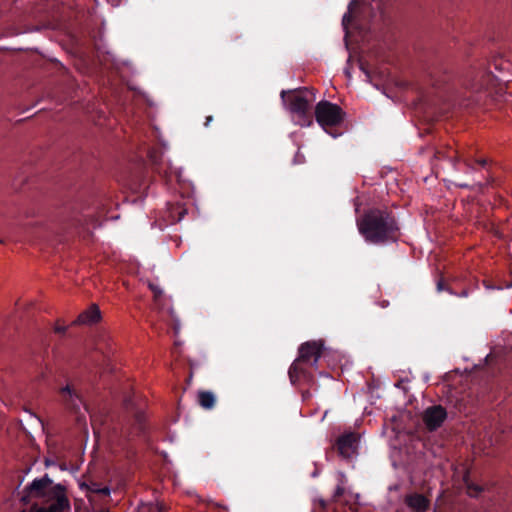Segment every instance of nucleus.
Listing matches in <instances>:
<instances>
[{
    "label": "nucleus",
    "mask_w": 512,
    "mask_h": 512,
    "mask_svg": "<svg viewBox=\"0 0 512 512\" xmlns=\"http://www.w3.org/2000/svg\"><path fill=\"white\" fill-rule=\"evenodd\" d=\"M464 483L467 489V494L470 497H478L483 491L484 488L481 485L473 483L468 475L464 476Z\"/></svg>",
    "instance_id": "16"
},
{
    "label": "nucleus",
    "mask_w": 512,
    "mask_h": 512,
    "mask_svg": "<svg viewBox=\"0 0 512 512\" xmlns=\"http://www.w3.org/2000/svg\"><path fill=\"white\" fill-rule=\"evenodd\" d=\"M433 86H439V84L436 81H434Z\"/></svg>",
    "instance_id": "30"
},
{
    "label": "nucleus",
    "mask_w": 512,
    "mask_h": 512,
    "mask_svg": "<svg viewBox=\"0 0 512 512\" xmlns=\"http://www.w3.org/2000/svg\"><path fill=\"white\" fill-rule=\"evenodd\" d=\"M156 512H164L163 509L161 507H157L156 508Z\"/></svg>",
    "instance_id": "27"
},
{
    "label": "nucleus",
    "mask_w": 512,
    "mask_h": 512,
    "mask_svg": "<svg viewBox=\"0 0 512 512\" xmlns=\"http://www.w3.org/2000/svg\"><path fill=\"white\" fill-rule=\"evenodd\" d=\"M298 353V357L289 368V379L292 384L301 380L311 382L313 381V374L305 366L318 368V361L323 353V342L307 341L300 345Z\"/></svg>",
    "instance_id": "3"
},
{
    "label": "nucleus",
    "mask_w": 512,
    "mask_h": 512,
    "mask_svg": "<svg viewBox=\"0 0 512 512\" xmlns=\"http://www.w3.org/2000/svg\"><path fill=\"white\" fill-rule=\"evenodd\" d=\"M65 330H66V328L64 326H57V327H55V332L59 333V334L64 333Z\"/></svg>",
    "instance_id": "24"
},
{
    "label": "nucleus",
    "mask_w": 512,
    "mask_h": 512,
    "mask_svg": "<svg viewBox=\"0 0 512 512\" xmlns=\"http://www.w3.org/2000/svg\"><path fill=\"white\" fill-rule=\"evenodd\" d=\"M459 186L462 188L468 187V185H466V184H459Z\"/></svg>",
    "instance_id": "28"
},
{
    "label": "nucleus",
    "mask_w": 512,
    "mask_h": 512,
    "mask_svg": "<svg viewBox=\"0 0 512 512\" xmlns=\"http://www.w3.org/2000/svg\"><path fill=\"white\" fill-rule=\"evenodd\" d=\"M33 499L42 504L37 512H67L70 511V502L66 495V488L62 484L53 485V481L48 475L34 479L29 486L24 489L21 501L24 504H30Z\"/></svg>",
    "instance_id": "2"
},
{
    "label": "nucleus",
    "mask_w": 512,
    "mask_h": 512,
    "mask_svg": "<svg viewBox=\"0 0 512 512\" xmlns=\"http://www.w3.org/2000/svg\"><path fill=\"white\" fill-rule=\"evenodd\" d=\"M450 159L455 158L458 162H463L465 166L471 170H478L479 168L487 170L489 173L488 181L493 182V178L490 175V162L487 158L480 157L476 158L472 153L460 154L458 151H451L448 155Z\"/></svg>",
    "instance_id": "6"
},
{
    "label": "nucleus",
    "mask_w": 512,
    "mask_h": 512,
    "mask_svg": "<svg viewBox=\"0 0 512 512\" xmlns=\"http://www.w3.org/2000/svg\"><path fill=\"white\" fill-rule=\"evenodd\" d=\"M280 96L297 125L307 127L313 123L311 112V105L315 101L313 90L306 87L290 91L283 90Z\"/></svg>",
    "instance_id": "4"
},
{
    "label": "nucleus",
    "mask_w": 512,
    "mask_h": 512,
    "mask_svg": "<svg viewBox=\"0 0 512 512\" xmlns=\"http://www.w3.org/2000/svg\"><path fill=\"white\" fill-rule=\"evenodd\" d=\"M321 505H322L323 507H325V505H326L325 501H323V500H322V501H321Z\"/></svg>",
    "instance_id": "29"
},
{
    "label": "nucleus",
    "mask_w": 512,
    "mask_h": 512,
    "mask_svg": "<svg viewBox=\"0 0 512 512\" xmlns=\"http://www.w3.org/2000/svg\"><path fill=\"white\" fill-rule=\"evenodd\" d=\"M212 121H213V117H212V116H207V117H206V121H205L204 125H205L206 127H208V126H209V124H210Z\"/></svg>",
    "instance_id": "25"
},
{
    "label": "nucleus",
    "mask_w": 512,
    "mask_h": 512,
    "mask_svg": "<svg viewBox=\"0 0 512 512\" xmlns=\"http://www.w3.org/2000/svg\"><path fill=\"white\" fill-rule=\"evenodd\" d=\"M187 214V208L184 203H173L169 204L167 209V217L171 223H177L181 221Z\"/></svg>",
    "instance_id": "13"
},
{
    "label": "nucleus",
    "mask_w": 512,
    "mask_h": 512,
    "mask_svg": "<svg viewBox=\"0 0 512 512\" xmlns=\"http://www.w3.org/2000/svg\"><path fill=\"white\" fill-rule=\"evenodd\" d=\"M79 225H82V219L77 217V216H73L71 219H70V223L67 224L65 227H63L64 230L68 229L69 227H77Z\"/></svg>",
    "instance_id": "21"
},
{
    "label": "nucleus",
    "mask_w": 512,
    "mask_h": 512,
    "mask_svg": "<svg viewBox=\"0 0 512 512\" xmlns=\"http://www.w3.org/2000/svg\"><path fill=\"white\" fill-rule=\"evenodd\" d=\"M359 233L374 245L395 243L400 238V227L394 214L386 209L372 208L357 220Z\"/></svg>",
    "instance_id": "1"
},
{
    "label": "nucleus",
    "mask_w": 512,
    "mask_h": 512,
    "mask_svg": "<svg viewBox=\"0 0 512 512\" xmlns=\"http://www.w3.org/2000/svg\"><path fill=\"white\" fill-rule=\"evenodd\" d=\"M30 227L27 225L23 226H12L10 228L11 234H13L15 237L20 236V234H23V237H30Z\"/></svg>",
    "instance_id": "17"
},
{
    "label": "nucleus",
    "mask_w": 512,
    "mask_h": 512,
    "mask_svg": "<svg viewBox=\"0 0 512 512\" xmlns=\"http://www.w3.org/2000/svg\"><path fill=\"white\" fill-rule=\"evenodd\" d=\"M357 5V1L356 0H352L350 3H349V6H348V12L344 14L343 16V19H342V23L344 26H346L347 23H349L351 20H352V10L353 8Z\"/></svg>",
    "instance_id": "19"
},
{
    "label": "nucleus",
    "mask_w": 512,
    "mask_h": 512,
    "mask_svg": "<svg viewBox=\"0 0 512 512\" xmlns=\"http://www.w3.org/2000/svg\"><path fill=\"white\" fill-rule=\"evenodd\" d=\"M358 440V435L353 432L341 435L336 441V449L339 455L345 459H350L356 452Z\"/></svg>",
    "instance_id": "8"
},
{
    "label": "nucleus",
    "mask_w": 512,
    "mask_h": 512,
    "mask_svg": "<svg viewBox=\"0 0 512 512\" xmlns=\"http://www.w3.org/2000/svg\"><path fill=\"white\" fill-rule=\"evenodd\" d=\"M90 490L96 494L101 495V496H109L110 495V489L107 486L100 487L97 483H93L90 487Z\"/></svg>",
    "instance_id": "18"
},
{
    "label": "nucleus",
    "mask_w": 512,
    "mask_h": 512,
    "mask_svg": "<svg viewBox=\"0 0 512 512\" xmlns=\"http://www.w3.org/2000/svg\"><path fill=\"white\" fill-rule=\"evenodd\" d=\"M468 295V291L467 290H463L460 294V296L462 297H466Z\"/></svg>",
    "instance_id": "26"
},
{
    "label": "nucleus",
    "mask_w": 512,
    "mask_h": 512,
    "mask_svg": "<svg viewBox=\"0 0 512 512\" xmlns=\"http://www.w3.org/2000/svg\"><path fill=\"white\" fill-rule=\"evenodd\" d=\"M61 401L65 405V407L74 412L78 413L80 411V407L83 404L82 397L70 387V385H66L60 390Z\"/></svg>",
    "instance_id": "9"
},
{
    "label": "nucleus",
    "mask_w": 512,
    "mask_h": 512,
    "mask_svg": "<svg viewBox=\"0 0 512 512\" xmlns=\"http://www.w3.org/2000/svg\"><path fill=\"white\" fill-rule=\"evenodd\" d=\"M345 492V488L342 485H338L334 491L333 499L337 501L340 497L343 496Z\"/></svg>",
    "instance_id": "22"
},
{
    "label": "nucleus",
    "mask_w": 512,
    "mask_h": 512,
    "mask_svg": "<svg viewBox=\"0 0 512 512\" xmlns=\"http://www.w3.org/2000/svg\"><path fill=\"white\" fill-rule=\"evenodd\" d=\"M100 318V310L97 305L93 304L78 316L77 322L80 324H93L98 322Z\"/></svg>",
    "instance_id": "14"
},
{
    "label": "nucleus",
    "mask_w": 512,
    "mask_h": 512,
    "mask_svg": "<svg viewBox=\"0 0 512 512\" xmlns=\"http://www.w3.org/2000/svg\"><path fill=\"white\" fill-rule=\"evenodd\" d=\"M405 504L414 512H426L430 508V500L419 493H410L405 496Z\"/></svg>",
    "instance_id": "11"
},
{
    "label": "nucleus",
    "mask_w": 512,
    "mask_h": 512,
    "mask_svg": "<svg viewBox=\"0 0 512 512\" xmlns=\"http://www.w3.org/2000/svg\"><path fill=\"white\" fill-rule=\"evenodd\" d=\"M497 78L490 71L483 70L474 79L473 87L476 90L488 89L496 85Z\"/></svg>",
    "instance_id": "12"
},
{
    "label": "nucleus",
    "mask_w": 512,
    "mask_h": 512,
    "mask_svg": "<svg viewBox=\"0 0 512 512\" xmlns=\"http://www.w3.org/2000/svg\"><path fill=\"white\" fill-rule=\"evenodd\" d=\"M447 418V411L441 405H433L426 408L422 414V420L429 431H436Z\"/></svg>",
    "instance_id": "7"
},
{
    "label": "nucleus",
    "mask_w": 512,
    "mask_h": 512,
    "mask_svg": "<svg viewBox=\"0 0 512 512\" xmlns=\"http://www.w3.org/2000/svg\"><path fill=\"white\" fill-rule=\"evenodd\" d=\"M315 119L317 123L328 132V128L339 125L345 113L337 104L322 100L315 107Z\"/></svg>",
    "instance_id": "5"
},
{
    "label": "nucleus",
    "mask_w": 512,
    "mask_h": 512,
    "mask_svg": "<svg viewBox=\"0 0 512 512\" xmlns=\"http://www.w3.org/2000/svg\"><path fill=\"white\" fill-rule=\"evenodd\" d=\"M198 403L202 408L210 410L216 404V397L211 391H199Z\"/></svg>",
    "instance_id": "15"
},
{
    "label": "nucleus",
    "mask_w": 512,
    "mask_h": 512,
    "mask_svg": "<svg viewBox=\"0 0 512 512\" xmlns=\"http://www.w3.org/2000/svg\"><path fill=\"white\" fill-rule=\"evenodd\" d=\"M149 287H150V289L152 290V292L154 293V297H155V298H157V297L161 296L162 291H161L159 288H157V287H156L155 285H153V284H150V285H149Z\"/></svg>",
    "instance_id": "23"
},
{
    "label": "nucleus",
    "mask_w": 512,
    "mask_h": 512,
    "mask_svg": "<svg viewBox=\"0 0 512 512\" xmlns=\"http://www.w3.org/2000/svg\"><path fill=\"white\" fill-rule=\"evenodd\" d=\"M147 159L151 165V168L154 172L167 177V169L163 167V151L159 147H147L146 150Z\"/></svg>",
    "instance_id": "10"
},
{
    "label": "nucleus",
    "mask_w": 512,
    "mask_h": 512,
    "mask_svg": "<svg viewBox=\"0 0 512 512\" xmlns=\"http://www.w3.org/2000/svg\"><path fill=\"white\" fill-rule=\"evenodd\" d=\"M437 291L438 292H441V291H448L450 294H454V292L450 289V287L446 286L445 285V282L442 278H440L438 281H437Z\"/></svg>",
    "instance_id": "20"
},
{
    "label": "nucleus",
    "mask_w": 512,
    "mask_h": 512,
    "mask_svg": "<svg viewBox=\"0 0 512 512\" xmlns=\"http://www.w3.org/2000/svg\"><path fill=\"white\" fill-rule=\"evenodd\" d=\"M0 243H2V240L0 239Z\"/></svg>",
    "instance_id": "31"
}]
</instances>
